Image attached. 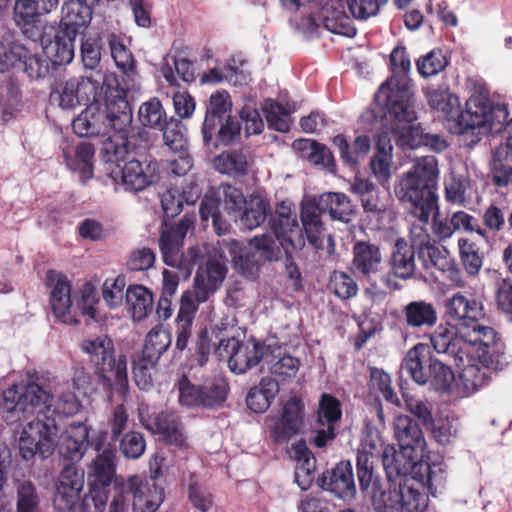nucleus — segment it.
Wrapping results in <instances>:
<instances>
[{
    "label": "nucleus",
    "instance_id": "1",
    "mask_svg": "<svg viewBox=\"0 0 512 512\" xmlns=\"http://www.w3.org/2000/svg\"><path fill=\"white\" fill-rule=\"evenodd\" d=\"M438 353L449 354L460 369L462 392H476L487 380L492 357L499 352L497 334L484 325L445 323L430 336Z\"/></svg>",
    "mask_w": 512,
    "mask_h": 512
},
{
    "label": "nucleus",
    "instance_id": "2",
    "mask_svg": "<svg viewBox=\"0 0 512 512\" xmlns=\"http://www.w3.org/2000/svg\"><path fill=\"white\" fill-rule=\"evenodd\" d=\"M221 252L211 256L200 266L194 279L195 296L198 301L205 302L222 284L226 273V262L223 253L227 252L235 269L247 279H256L260 268L265 262L278 259V250L274 240L267 235L255 236L247 246L236 240L222 241Z\"/></svg>",
    "mask_w": 512,
    "mask_h": 512
},
{
    "label": "nucleus",
    "instance_id": "3",
    "mask_svg": "<svg viewBox=\"0 0 512 512\" xmlns=\"http://www.w3.org/2000/svg\"><path fill=\"white\" fill-rule=\"evenodd\" d=\"M424 95L431 109L451 122L452 129L460 135H472L473 142L482 136L499 132L508 117L504 105H491L487 92L477 90L466 101L465 110H461V103L455 94L448 89L428 87Z\"/></svg>",
    "mask_w": 512,
    "mask_h": 512
},
{
    "label": "nucleus",
    "instance_id": "4",
    "mask_svg": "<svg viewBox=\"0 0 512 512\" xmlns=\"http://www.w3.org/2000/svg\"><path fill=\"white\" fill-rule=\"evenodd\" d=\"M69 389L70 382L56 377L49 380L47 385L32 378L11 385L3 392L5 419L8 423L26 420L37 410L44 415L73 416L80 411L81 402Z\"/></svg>",
    "mask_w": 512,
    "mask_h": 512
},
{
    "label": "nucleus",
    "instance_id": "5",
    "mask_svg": "<svg viewBox=\"0 0 512 512\" xmlns=\"http://www.w3.org/2000/svg\"><path fill=\"white\" fill-rule=\"evenodd\" d=\"M95 100L73 121L74 132L81 137L108 135L111 131L127 129L132 122V111L117 77L105 74Z\"/></svg>",
    "mask_w": 512,
    "mask_h": 512
},
{
    "label": "nucleus",
    "instance_id": "6",
    "mask_svg": "<svg viewBox=\"0 0 512 512\" xmlns=\"http://www.w3.org/2000/svg\"><path fill=\"white\" fill-rule=\"evenodd\" d=\"M377 102L387 110V119L390 128L398 135L399 146L415 149L423 145L437 152L447 148V142L439 135L423 134L416 123L412 93L405 83L390 81L380 90Z\"/></svg>",
    "mask_w": 512,
    "mask_h": 512
},
{
    "label": "nucleus",
    "instance_id": "7",
    "mask_svg": "<svg viewBox=\"0 0 512 512\" xmlns=\"http://www.w3.org/2000/svg\"><path fill=\"white\" fill-rule=\"evenodd\" d=\"M438 161L434 156H424L403 173L396 184L397 198L409 208L410 214L422 223H428L438 209Z\"/></svg>",
    "mask_w": 512,
    "mask_h": 512
},
{
    "label": "nucleus",
    "instance_id": "8",
    "mask_svg": "<svg viewBox=\"0 0 512 512\" xmlns=\"http://www.w3.org/2000/svg\"><path fill=\"white\" fill-rule=\"evenodd\" d=\"M402 369L419 385L430 383L437 391L454 393L460 397L473 393L461 391L458 387L461 381L460 375L456 380L449 366L437 359H431L430 349L425 344H417L407 352ZM458 373L460 374V369Z\"/></svg>",
    "mask_w": 512,
    "mask_h": 512
},
{
    "label": "nucleus",
    "instance_id": "9",
    "mask_svg": "<svg viewBox=\"0 0 512 512\" xmlns=\"http://www.w3.org/2000/svg\"><path fill=\"white\" fill-rule=\"evenodd\" d=\"M80 346L103 386L124 396L128 388L127 359L122 354L114 356L112 340L107 335L91 336L85 338Z\"/></svg>",
    "mask_w": 512,
    "mask_h": 512
},
{
    "label": "nucleus",
    "instance_id": "10",
    "mask_svg": "<svg viewBox=\"0 0 512 512\" xmlns=\"http://www.w3.org/2000/svg\"><path fill=\"white\" fill-rule=\"evenodd\" d=\"M35 419L23 425L15 433V446L24 460H31L37 454L46 459L56 450L57 423L54 418L37 410Z\"/></svg>",
    "mask_w": 512,
    "mask_h": 512
},
{
    "label": "nucleus",
    "instance_id": "11",
    "mask_svg": "<svg viewBox=\"0 0 512 512\" xmlns=\"http://www.w3.org/2000/svg\"><path fill=\"white\" fill-rule=\"evenodd\" d=\"M118 494L114 497L109 512H126L128 497L132 502L133 512H156L164 500V492L152 479L137 475L128 477L117 486Z\"/></svg>",
    "mask_w": 512,
    "mask_h": 512
},
{
    "label": "nucleus",
    "instance_id": "12",
    "mask_svg": "<svg viewBox=\"0 0 512 512\" xmlns=\"http://www.w3.org/2000/svg\"><path fill=\"white\" fill-rule=\"evenodd\" d=\"M193 225V219L184 217L177 227L165 226L162 229L159 244L166 265L188 270L191 264H196L209 251V247L203 245L191 247L186 255L180 254L183 239Z\"/></svg>",
    "mask_w": 512,
    "mask_h": 512
},
{
    "label": "nucleus",
    "instance_id": "13",
    "mask_svg": "<svg viewBox=\"0 0 512 512\" xmlns=\"http://www.w3.org/2000/svg\"><path fill=\"white\" fill-rule=\"evenodd\" d=\"M410 479L400 482L398 487L388 490H374L373 506L378 512H425L428 498L418 489L409 484Z\"/></svg>",
    "mask_w": 512,
    "mask_h": 512
},
{
    "label": "nucleus",
    "instance_id": "14",
    "mask_svg": "<svg viewBox=\"0 0 512 512\" xmlns=\"http://www.w3.org/2000/svg\"><path fill=\"white\" fill-rule=\"evenodd\" d=\"M247 199L240 189L229 184H222L205 195L199 209L200 217L203 221L211 218L215 230L221 234L227 226L221 221L219 208L223 207L229 213L237 212L243 208Z\"/></svg>",
    "mask_w": 512,
    "mask_h": 512
},
{
    "label": "nucleus",
    "instance_id": "15",
    "mask_svg": "<svg viewBox=\"0 0 512 512\" xmlns=\"http://www.w3.org/2000/svg\"><path fill=\"white\" fill-rule=\"evenodd\" d=\"M45 281L53 315L64 324H77L78 306L75 304L77 295L72 290L71 281L65 275L53 270L47 272Z\"/></svg>",
    "mask_w": 512,
    "mask_h": 512
},
{
    "label": "nucleus",
    "instance_id": "16",
    "mask_svg": "<svg viewBox=\"0 0 512 512\" xmlns=\"http://www.w3.org/2000/svg\"><path fill=\"white\" fill-rule=\"evenodd\" d=\"M99 80L91 77L73 78L58 84L50 94V101L63 110H73L98 99Z\"/></svg>",
    "mask_w": 512,
    "mask_h": 512
},
{
    "label": "nucleus",
    "instance_id": "17",
    "mask_svg": "<svg viewBox=\"0 0 512 512\" xmlns=\"http://www.w3.org/2000/svg\"><path fill=\"white\" fill-rule=\"evenodd\" d=\"M274 235L270 236L274 242H278L288 255L292 251H298L305 245L302 229L300 228L296 214L292 212V205L288 201H282L276 206L272 219ZM277 245V243H275ZM277 250L279 251V247Z\"/></svg>",
    "mask_w": 512,
    "mask_h": 512
},
{
    "label": "nucleus",
    "instance_id": "18",
    "mask_svg": "<svg viewBox=\"0 0 512 512\" xmlns=\"http://www.w3.org/2000/svg\"><path fill=\"white\" fill-rule=\"evenodd\" d=\"M303 425V403L293 397L283 404L281 414L265 419L266 429L275 442L288 441Z\"/></svg>",
    "mask_w": 512,
    "mask_h": 512
},
{
    "label": "nucleus",
    "instance_id": "19",
    "mask_svg": "<svg viewBox=\"0 0 512 512\" xmlns=\"http://www.w3.org/2000/svg\"><path fill=\"white\" fill-rule=\"evenodd\" d=\"M108 177L114 184L122 185L125 190L141 191L156 180L157 166L132 159L125 162L124 166L109 169Z\"/></svg>",
    "mask_w": 512,
    "mask_h": 512
},
{
    "label": "nucleus",
    "instance_id": "20",
    "mask_svg": "<svg viewBox=\"0 0 512 512\" xmlns=\"http://www.w3.org/2000/svg\"><path fill=\"white\" fill-rule=\"evenodd\" d=\"M220 346L230 351L228 366L235 374H244L258 365L261 359L265 360L266 352L263 346L254 339L241 343L234 338L221 340Z\"/></svg>",
    "mask_w": 512,
    "mask_h": 512
},
{
    "label": "nucleus",
    "instance_id": "21",
    "mask_svg": "<svg viewBox=\"0 0 512 512\" xmlns=\"http://www.w3.org/2000/svg\"><path fill=\"white\" fill-rule=\"evenodd\" d=\"M89 429L81 422H73L63 431L57 427L56 449L59 455L72 462L80 461L88 448Z\"/></svg>",
    "mask_w": 512,
    "mask_h": 512
},
{
    "label": "nucleus",
    "instance_id": "22",
    "mask_svg": "<svg viewBox=\"0 0 512 512\" xmlns=\"http://www.w3.org/2000/svg\"><path fill=\"white\" fill-rule=\"evenodd\" d=\"M385 124L376 140V155L371 159L370 168L372 174L379 183L385 185L389 183L392 176V151L391 134L397 142L398 135L390 128V121L385 112Z\"/></svg>",
    "mask_w": 512,
    "mask_h": 512
},
{
    "label": "nucleus",
    "instance_id": "23",
    "mask_svg": "<svg viewBox=\"0 0 512 512\" xmlns=\"http://www.w3.org/2000/svg\"><path fill=\"white\" fill-rule=\"evenodd\" d=\"M499 133H503L505 143H501L495 149L491 161V171L494 183L499 187H505L512 182V119L504 121ZM493 134H498V132Z\"/></svg>",
    "mask_w": 512,
    "mask_h": 512
},
{
    "label": "nucleus",
    "instance_id": "24",
    "mask_svg": "<svg viewBox=\"0 0 512 512\" xmlns=\"http://www.w3.org/2000/svg\"><path fill=\"white\" fill-rule=\"evenodd\" d=\"M301 220L308 241L316 249L323 250L328 255H333L335 253V242L330 234L325 233L320 212L314 201H306L302 204Z\"/></svg>",
    "mask_w": 512,
    "mask_h": 512
},
{
    "label": "nucleus",
    "instance_id": "25",
    "mask_svg": "<svg viewBox=\"0 0 512 512\" xmlns=\"http://www.w3.org/2000/svg\"><path fill=\"white\" fill-rule=\"evenodd\" d=\"M141 421L148 430L160 435L166 443L178 448L188 446L183 425L175 413L165 411L151 419H144L141 416Z\"/></svg>",
    "mask_w": 512,
    "mask_h": 512
},
{
    "label": "nucleus",
    "instance_id": "26",
    "mask_svg": "<svg viewBox=\"0 0 512 512\" xmlns=\"http://www.w3.org/2000/svg\"><path fill=\"white\" fill-rule=\"evenodd\" d=\"M422 455L423 452H409L405 448H400V451L397 452L393 446H386L381 456L389 480L394 481L398 477H406L409 473H414L418 467L421 469L423 465L418 464L417 461Z\"/></svg>",
    "mask_w": 512,
    "mask_h": 512
},
{
    "label": "nucleus",
    "instance_id": "27",
    "mask_svg": "<svg viewBox=\"0 0 512 512\" xmlns=\"http://www.w3.org/2000/svg\"><path fill=\"white\" fill-rule=\"evenodd\" d=\"M265 364L271 374L270 378L280 384L290 383L297 375L301 361L282 350L280 346H267Z\"/></svg>",
    "mask_w": 512,
    "mask_h": 512
},
{
    "label": "nucleus",
    "instance_id": "28",
    "mask_svg": "<svg viewBox=\"0 0 512 512\" xmlns=\"http://www.w3.org/2000/svg\"><path fill=\"white\" fill-rule=\"evenodd\" d=\"M111 57L116 66L124 73L122 83L119 82V88L124 92L125 98L127 92L139 89L138 74L135 70V60L132 53L126 48L123 42L114 34L108 37Z\"/></svg>",
    "mask_w": 512,
    "mask_h": 512
},
{
    "label": "nucleus",
    "instance_id": "29",
    "mask_svg": "<svg viewBox=\"0 0 512 512\" xmlns=\"http://www.w3.org/2000/svg\"><path fill=\"white\" fill-rule=\"evenodd\" d=\"M95 449L98 454L89 466L88 480L91 487L106 489L115 477V450L110 444L102 447L100 443L95 445Z\"/></svg>",
    "mask_w": 512,
    "mask_h": 512
},
{
    "label": "nucleus",
    "instance_id": "30",
    "mask_svg": "<svg viewBox=\"0 0 512 512\" xmlns=\"http://www.w3.org/2000/svg\"><path fill=\"white\" fill-rule=\"evenodd\" d=\"M318 20L327 31L333 34L346 37H353L356 34L341 0L326 1L318 11Z\"/></svg>",
    "mask_w": 512,
    "mask_h": 512
},
{
    "label": "nucleus",
    "instance_id": "31",
    "mask_svg": "<svg viewBox=\"0 0 512 512\" xmlns=\"http://www.w3.org/2000/svg\"><path fill=\"white\" fill-rule=\"evenodd\" d=\"M323 489L334 493L341 499H351L356 493L352 466L349 462H341L321 478Z\"/></svg>",
    "mask_w": 512,
    "mask_h": 512
},
{
    "label": "nucleus",
    "instance_id": "32",
    "mask_svg": "<svg viewBox=\"0 0 512 512\" xmlns=\"http://www.w3.org/2000/svg\"><path fill=\"white\" fill-rule=\"evenodd\" d=\"M394 435L400 448L406 451L424 452L426 441L423 433L409 416L398 415L394 420Z\"/></svg>",
    "mask_w": 512,
    "mask_h": 512
},
{
    "label": "nucleus",
    "instance_id": "33",
    "mask_svg": "<svg viewBox=\"0 0 512 512\" xmlns=\"http://www.w3.org/2000/svg\"><path fill=\"white\" fill-rule=\"evenodd\" d=\"M446 314L456 324L480 325L477 318L481 315V306L461 293L454 294L445 304Z\"/></svg>",
    "mask_w": 512,
    "mask_h": 512
},
{
    "label": "nucleus",
    "instance_id": "34",
    "mask_svg": "<svg viewBox=\"0 0 512 512\" xmlns=\"http://www.w3.org/2000/svg\"><path fill=\"white\" fill-rule=\"evenodd\" d=\"M94 148L89 143H81L71 150L64 151L66 166L79 175L82 182L93 177Z\"/></svg>",
    "mask_w": 512,
    "mask_h": 512
},
{
    "label": "nucleus",
    "instance_id": "35",
    "mask_svg": "<svg viewBox=\"0 0 512 512\" xmlns=\"http://www.w3.org/2000/svg\"><path fill=\"white\" fill-rule=\"evenodd\" d=\"M318 211L328 213L332 219L348 222L354 213V206L347 195L341 192H327L313 200Z\"/></svg>",
    "mask_w": 512,
    "mask_h": 512
},
{
    "label": "nucleus",
    "instance_id": "36",
    "mask_svg": "<svg viewBox=\"0 0 512 512\" xmlns=\"http://www.w3.org/2000/svg\"><path fill=\"white\" fill-rule=\"evenodd\" d=\"M353 268L365 277L378 273L382 266V255L378 246L358 242L353 248Z\"/></svg>",
    "mask_w": 512,
    "mask_h": 512
},
{
    "label": "nucleus",
    "instance_id": "37",
    "mask_svg": "<svg viewBox=\"0 0 512 512\" xmlns=\"http://www.w3.org/2000/svg\"><path fill=\"white\" fill-rule=\"evenodd\" d=\"M300 158L313 165H321L330 172H334L335 164L330 150L322 144L311 139H298L292 145Z\"/></svg>",
    "mask_w": 512,
    "mask_h": 512
},
{
    "label": "nucleus",
    "instance_id": "38",
    "mask_svg": "<svg viewBox=\"0 0 512 512\" xmlns=\"http://www.w3.org/2000/svg\"><path fill=\"white\" fill-rule=\"evenodd\" d=\"M243 207L244 210L236 222L241 229L247 231L259 227L270 212L269 202L260 195H250Z\"/></svg>",
    "mask_w": 512,
    "mask_h": 512
},
{
    "label": "nucleus",
    "instance_id": "39",
    "mask_svg": "<svg viewBox=\"0 0 512 512\" xmlns=\"http://www.w3.org/2000/svg\"><path fill=\"white\" fill-rule=\"evenodd\" d=\"M288 453L297 462L295 482L305 490L312 482L311 472L314 469V461L311 452L304 441H296L291 445Z\"/></svg>",
    "mask_w": 512,
    "mask_h": 512
},
{
    "label": "nucleus",
    "instance_id": "40",
    "mask_svg": "<svg viewBox=\"0 0 512 512\" xmlns=\"http://www.w3.org/2000/svg\"><path fill=\"white\" fill-rule=\"evenodd\" d=\"M126 129L122 131H113V135L103 142L101 155L105 163V172L108 175L109 169L112 167H121V163L125 161L128 148Z\"/></svg>",
    "mask_w": 512,
    "mask_h": 512
},
{
    "label": "nucleus",
    "instance_id": "41",
    "mask_svg": "<svg viewBox=\"0 0 512 512\" xmlns=\"http://www.w3.org/2000/svg\"><path fill=\"white\" fill-rule=\"evenodd\" d=\"M405 323L411 328L432 327L437 322V312L432 303L418 300L403 308Z\"/></svg>",
    "mask_w": 512,
    "mask_h": 512
},
{
    "label": "nucleus",
    "instance_id": "42",
    "mask_svg": "<svg viewBox=\"0 0 512 512\" xmlns=\"http://www.w3.org/2000/svg\"><path fill=\"white\" fill-rule=\"evenodd\" d=\"M279 390L276 380L264 377L259 385L249 391L246 398L247 406L255 413H263L270 407Z\"/></svg>",
    "mask_w": 512,
    "mask_h": 512
},
{
    "label": "nucleus",
    "instance_id": "43",
    "mask_svg": "<svg viewBox=\"0 0 512 512\" xmlns=\"http://www.w3.org/2000/svg\"><path fill=\"white\" fill-rule=\"evenodd\" d=\"M95 1L67 0L61 8V23L77 28L88 26L92 20V5Z\"/></svg>",
    "mask_w": 512,
    "mask_h": 512
},
{
    "label": "nucleus",
    "instance_id": "44",
    "mask_svg": "<svg viewBox=\"0 0 512 512\" xmlns=\"http://www.w3.org/2000/svg\"><path fill=\"white\" fill-rule=\"evenodd\" d=\"M10 57L14 65H18L30 78H41L48 73L49 64L46 58L37 54H28L27 50L14 45L10 50Z\"/></svg>",
    "mask_w": 512,
    "mask_h": 512
},
{
    "label": "nucleus",
    "instance_id": "45",
    "mask_svg": "<svg viewBox=\"0 0 512 512\" xmlns=\"http://www.w3.org/2000/svg\"><path fill=\"white\" fill-rule=\"evenodd\" d=\"M250 164L248 155L241 151L223 152L214 159L215 169L231 177L245 175Z\"/></svg>",
    "mask_w": 512,
    "mask_h": 512
},
{
    "label": "nucleus",
    "instance_id": "46",
    "mask_svg": "<svg viewBox=\"0 0 512 512\" xmlns=\"http://www.w3.org/2000/svg\"><path fill=\"white\" fill-rule=\"evenodd\" d=\"M264 109L269 127L279 132H287L290 127V115L297 110V104L267 100Z\"/></svg>",
    "mask_w": 512,
    "mask_h": 512
},
{
    "label": "nucleus",
    "instance_id": "47",
    "mask_svg": "<svg viewBox=\"0 0 512 512\" xmlns=\"http://www.w3.org/2000/svg\"><path fill=\"white\" fill-rule=\"evenodd\" d=\"M126 302L132 318L140 321L152 310L153 296L146 287L135 285L127 289Z\"/></svg>",
    "mask_w": 512,
    "mask_h": 512
},
{
    "label": "nucleus",
    "instance_id": "48",
    "mask_svg": "<svg viewBox=\"0 0 512 512\" xmlns=\"http://www.w3.org/2000/svg\"><path fill=\"white\" fill-rule=\"evenodd\" d=\"M43 52L47 61L54 65L68 64L73 60V44L70 39L56 35L54 39H42Z\"/></svg>",
    "mask_w": 512,
    "mask_h": 512
},
{
    "label": "nucleus",
    "instance_id": "49",
    "mask_svg": "<svg viewBox=\"0 0 512 512\" xmlns=\"http://www.w3.org/2000/svg\"><path fill=\"white\" fill-rule=\"evenodd\" d=\"M395 275L402 279L410 278L415 271L414 250L403 239L397 240L391 259Z\"/></svg>",
    "mask_w": 512,
    "mask_h": 512
},
{
    "label": "nucleus",
    "instance_id": "50",
    "mask_svg": "<svg viewBox=\"0 0 512 512\" xmlns=\"http://www.w3.org/2000/svg\"><path fill=\"white\" fill-rule=\"evenodd\" d=\"M191 189L194 191L190 192L189 194L184 191L183 195H181L178 189L171 188L166 190L161 195V206L163 212L168 218H173L181 212L183 201H185L187 204L195 203L201 191L196 187H192Z\"/></svg>",
    "mask_w": 512,
    "mask_h": 512
},
{
    "label": "nucleus",
    "instance_id": "51",
    "mask_svg": "<svg viewBox=\"0 0 512 512\" xmlns=\"http://www.w3.org/2000/svg\"><path fill=\"white\" fill-rule=\"evenodd\" d=\"M165 60V63L160 69L161 75L165 80L172 86H177L178 79H182L184 82H192L195 78L193 65L186 59H171Z\"/></svg>",
    "mask_w": 512,
    "mask_h": 512
},
{
    "label": "nucleus",
    "instance_id": "52",
    "mask_svg": "<svg viewBox=\"0 0 512 512\" xmlns=\"http://www.w3.org/2000/svg\"><path fill=\"white\" fill-rule=\"evenodd\" d=\"M420 257L427 258L431 265L441 271H449L456 280L460 277L459 271L453 267V262L450 259L449 251L442 245L438 244L435 240L430 243L425 249L419 253Z\"/></svg>",
    "mask_w": 512,
    "mask_h": 512
},
{
    "label": "nucleus",
    "instance_id": "53",
    "mask_svg": "<svg viewBox=\"0 0 512 512\" xmlns=\"http://www.w3.org/2000/svg\"><path fill=\"white\" fill-rule=\"evenodd\" d=\"M138 119L143 126L154 129H159L167 121L166 112L157 98H151L140 105Z\"/></svg>",
    "mask_w": 512,
    "mask_h": 512
},
{
    "label": "nucleus",
    "instance_id": "54",
    "mask_svg": "<svg viewBox=\"0 0 512 512\" xmlns=\"http://www.w3.org/2000/svg\"><path fill=\"white\" fill-rule=\"evenodd\" d=\"M249 80L250 76L244 71L243 68L233 67L230 64L223 67L222 69L214 68L208 73L204 74L202 78V81L205 83L216 84L227 81L233 85H244L247 84Z\"/></svg>",
    "mask_w": 512,
    "mask_h": 512
},
{
    "label": "nucleus",
    "instance_id": "55",
    "mask_svg": "<svg viewBox=\"0 0 512 512\" xmlns=\"http://www.w3.org/2000/svg\"><path fill=\"white\" fill-rule=\"evenodd\" d=\"M390 62L393 71V76L389 80H387L386 83L382 84L379 90H381L384 86L388 85L390 81L396 80L397 82L405 83L409 91L413 94L410 82L406 76V74L411 69V62L409 57L407 56L405 48L402 46L395 47L390 54ZM377 96L378 95H376V97Z\"/></svg>",
    "mask_w": 512,
    "mask_h": 512
},
{
    "label": "nucleus",
    "instance_id": "56",
    "mask_svg": "<svg viewBox=\"0 0 512 512\" xmlns=\"http://www.w3.org/2000/svg\"><path fill=\"white\" fill-rule=\"evenodd\" d=\"M384 446L380 432L374 427H366L362 433L361 442L357 449V458L374 461L380 455Z\"/></svg>",
    "mask_w": 512,
    "mask_h": 512
},
{
    "label": "nucleus",
    "instance_id": "57",
    "mask_svg": "<svg viewBox=\"0 0 512 512\" xmlns=\"http://www.w3.org/2000/svg\"><path fill=\"white\" fill-rule=\"evenodd\" d=\"M163 132L166 146L175 152H183L187 146V137L183 124L174 118H170L159 128Z\"/></svg>",
    "mask_w": 512,
    "mask_h": 512
},
{
    "label": "nucleus",
    "instance_id": "58",
    "mask_svg": "<svg viewBox=\"0 0 512 512\" xmlns=\"http://www.w3.org/2000/svg\"><path fill=\"white\" fill-rule=\"evenodd\" d=\"M159 357H153L151 353L142 354L133 360V374L135 382L140 389H147L152 383V372L158 362Z\"/></svg>",
    "mask_w": 512,
    "mask_h": 512
},
{
    "label": "nucleus",
    "instance_id": "59",
    "mask_svg": "<svg viewBox=\"0 0 512 512\" xmlns=\"http://www.w3.org/2000/svg\"><path fill=\"white\" fill-rule=\"evenodd\" d=\"M76 295L77 299L75 300V304L78 306V314L81 313L84 316L95 319L97 316V305L99 303L95 284L90 281L85 282Z\"/></svg>",
    "mask_w": 512,
    "mask_h": 512
},
{
    "label": "nucleus",
    "instance_id": "60",
    "mask_svg": "<svg viewBox=\"0 0 512 512\" xmlns=\"http://www.w3.org/2000/svg\"><path fill=\"white\" fill-rule=\"evenodd\" d=\"M170 344V333L162 326L157 325L148 332L143 350H145V353H151L152 358H160V356L169 348Z\"/></svg>",
    "mask_w": 512,
    "mask_h": 512
},
{
    "label": "nucleus",
    "instance_id": "61",
    "mask_svg": "<svg viewBox=\"0 0 512 512\" xmlns=\"http://www.w3.org/2000/svg\"><path fill=\"white\" fill-rule=\"evenodd\" d=\"M342 416L341 403L330 394L323 393L319 400L318 420L321 424L334 426Z\"/></svg>",
    "mask_w": 512,
    "mask_h": 512
},
{
    "label": "nucleus",
    "instance_id": "62",
    "mask_svg": "<svg viewBox=\"0 0 512 512\" xmlns=\"http://www.w3.org/2000/svg\"><path fill=\"white\" fill-rule=\"evenodd\" d=\"M429 425L433 437L442 445L450 444L459 432V422L453 417L438 418L435 421L432 420Z\"/></svg>",
    "mask_w": 512,
    "mask_h": 512
},
{
    "label": "nucleus",
    "instance_id": "63",
    "mask_svg": "<svg viewBox=\"0 0 512 512\" xmlns=\"http://www.w3.org/2000/svg\"><path fill=\"white\" fill-rule=\"evenodd\" d=\"M406 409L417 417L425 426L432 423V405L426 399L403 392Z\"/></svg>",
    "mask_w": 512,
    "mask_h": 512
},
{
    "label": "nucleus",
    "instance_id": "64",
    "mask_svg": "<svg viewBox=\"0 0 512 512\" xmlns=\"http://www.w3.org/2000/svg\"><path fill=\"white\" fill-rule=\"evenodd\" d=\"M39 496L34 485L25 481L17 488L16 512H38Z\"/></svg>",
    "mask_w": 512,
    "mask_h": 512
}]
</instances>
